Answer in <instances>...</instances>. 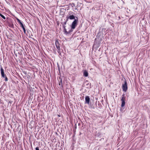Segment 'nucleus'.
Here are the masks:
<instances>
[{"instance_id":"14","label":"nucleus","mask_w":150,"mask_h":150,"mask_svg":"<svg viewBox=\"0 0 150 150\" xmlns=\"http://www.w3.org/2000/svg\"><path fill=\"white\" fill-rule=\"evenodd\" d=\"M59 85L60 86H62V80L60 81V82H59Z\"/></svg>"},{"instance_id":"5","label":"nucleus","mask_w":150,"mask_h":150,"mask_svg":"<svg viewBox=\"0 0 150 150\" xmlns=\"http://www.w3.org/2000/svg\"><path fill=\"white\" fill-rule=\"evenodd\" d=\"M55 44L56 46V47L57 49L59 50H60V47L59 46V43L57 39L56 40L55 42Z\"/></svg>"},{"instance_id":"17","label":"nucleus","mask_w":150,"mask_h":150,"mask_svg":"<svg viewBox=\"0 0 150 150\" xmlns=\"http://www.w3.org/2000/svg\"><path fill=\"white\" fill-rule=\"evenodd\" d=\"M93 48H94V45H93V46H92V48H93Z\"/></svg>"},{"instance_id":"19","label":"nucleus","mask_w":150,"mask_h":150,"mask_svg":"<svg viewBox=\"0 0 150 150\" xmlns=\"http://www.w3.org/2000/svg\"><path fill=\"white\" fill-rule=\"evenodd\" d=\"M58 116H59V117H60V116H59V115H58Z\"/></svg>"},{"instance_id":"18","label":"nucleus","mask_w":150,"mask_h":150,"mask_svg":"<svg viewBox=\"0 0 150 150\" xmlns=\"http://www.w3.org/2000/svg\"><path fill=\"white\" fill-rule=\"evenodd\" d=\"M78 125H80V123H78Z\"/></svg>"},{"instance_id":"1","label":"nucleus","mask_w":150,"mask_h":150,"mask_svg":"<svg viewBox=\"0 0 150 150\" xmlns=\"http://www.w3.org/2000/svg\"><path fill=\"white\" fill-rule=\"evenodd\" d=\"M78 20L77 19H75L74 21L72 22L71 25V29H74L77 25Z\"/></svg>"},{"instance_id":"3","label":"nucleus","mask_w":150,"mask_h":150,"mask_svg":"<svg viewBox=\"0 0 150 150\" xmlns=\"http://www.w3.org/2000/svg\"><path fill=\"white\" fill-rule=\"evenodd\" d=\"M127 84L126 81H125L124 84L122 85V89L123 91L126 92L127 89Z\"/></svg>"},{"instance_id":"10","label":"nucleus","mask_w":150,"mask_h":150,"mask_svg":"<svg viewBox=\"0 0 150 150\" xmlns=\"http://www.w3.org/2000/svg\"><path fill=\"white\" fill-rule=\"evenodd\" d=\"M88 74L87 71L85 70L83 72V75L86 77H87L88 76Z\"/></svg>"},{"instance_id":"16","label":"nucleus","mask_w":150,"mask_h":150,"mask_svg":"<svg viewBox=\"0 0 150 150\" xmlns=\"http://www.w3.org/2000/svg\"><path fill=\"white\" fill-rule=\"evenodd\" d=\"M36 150H39V148L38 147H37L35 148Z\"/></svg>"},{"instance_id":"9","label":"nucleus","mask_w":150,"mask_h":150,"mask_svg":"<svg viewBox=\"0 0 150 150\" xmlns=\"http://www.w3.org/2000/svg\"><path fill=\"white\" fill-rule=\"evenodd\" d=\"M64 28V32L66 34H69L72 31V30H70L68 32L67 31V29L65 28V27Z\"/></svg>"},{"instance_id":"2","label":"nucleus","mask_w":150,"mask_h":150,"mask_svg":"<svg viewBox=\"0 0 150 150\" xmlns=\"http://www.w3.org/2000/svg\"><path fill=\"white\" fill-rule=\"evenodd\" d=\"M71 12H70L69 13L68 15H67L66 18L67 19V21H68V19H70V20H73V19H75V16L73 15H71Z\"/></svg>"},{"instance_id":"12","label":"nucleus","mask_w":150,"mask_h":150,"mask_svg":"<svg viewBox=\"0 0 150 150\" xmlns=\"http://www.w3.org/2000/svg\"><path fill=\"white\" fill-rule=\"evenodd\" d=\"M0 16L4 19H5L6 18L1 13H0Z\"/></svg>"},{"instance_id":"8","label":"nucleus","mask_w":150,"mask_h":150,"mask_svg":"<svg viewBox=\"0 0 150 150\" xmlns=\"http://www.w3.org/2000/svg\"><path fill=\"white\" fill-rule=\"evenodd\" d=\"M16 19L18 23L20 25V26L21 27H22L23 26H24V25H23V23L21 22V21L19 19L17 18Z\"/></svg>"},{"instance_id":"11","label":"nucleus","mask_w":150,"mask_h":150,"mask_svg":"<svg viewBox=\"0 0 150 150\" xmlns=\"http://www.w3.org/2000/svg\"><path fill=\"white\" fill-rule=\"evenodd\" d=\"M67 21H67V19L66 21L64 22V23L63 24V27L64 28H65L66 27V26H65V25H66Z\"/></svg>"},{"instance_id":"6","label":"nucleus","mask_w":150,"mask_h":150,"mask_svg":"<svg viewBox=\"0 0 150 150\" xmlns=\"http://www.w3.org/2000/svg\"><path fill=\"white\" fill-rule=\"evenodd\" d=\"M1 76L2 77L5 78L6 74H5L4 73V70L3 69L2 67L1 66Z\"/></svg>"},{"instance_id":"15","label":"nucleus","mask_w":150,"mask_h":150,"mask_svg":"<svg viewBox=\"0 0 150 150\" xmlns=\"http://www.w3.org/2000/svg\"><path fill=\"white\" fill-rule=\"evenodd\" d=\"M5 81H7L8 80V79L7 77L6 76V75H5Z\"/></svg>"},{"instance_id":"13","label":"nucleus","mask_w":150,"mask_h":150,"mask_svg":"<svg viewBox=\"0 0 150 150\" xmlns=\"http://www.w3.org/2000/svg\"><path fill=\"white\" fill-rule=\"evenodd\" d=\"M23 30L24 31V33L25 34L26 33V30H25V27L24 26H23V27H22Z\"/></svg>"},{"instance_id":"7","label":"nucleus","mask_w":150,"mask_h":150,"mask_svg":"<svg viewBox=\"0 0 150 150\" xmlns=\"http://www.w3.org/2000/svg\"><path fill=\"white\" fill-rule=\"evenodd\" d=\"M90 101V98L88 96H86L85 97V103L89 104Z\"/></svg>"},{"instance_id":"4","label":"nucleus","mask_w":150,"mask_h":150,"mask_svg":"<svg viewBox=\"0 0 150 150\" xmlns=\"http://www.w3.org/2000/svg\"><path fill=\"white\" fill-rule=\"evenodd\" d=\"M125 94H123L122 95V99H121V101H122V104H121V107H124L125 104Z\"/></svg>"}]
</instances>
